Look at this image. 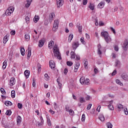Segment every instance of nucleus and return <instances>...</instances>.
<instances>
[{
    "mask_svg": "<svg viewBox=\"0 0 128 128\" xmlns=\"http://www.w3.org/2000/svg\"><path fill=\"white\" fill-rule=\"evenodd\" d=\"M101 36H104L105 41L107 44H108L110 42H112V38L108 36V33L106 32H102Z\"/></svg>",
    "mask_w": 128,
    "mask_h": 128,
    "instance_id": "1",
    "label": "nucleus"
},
{
    "mask_svg": "<svg viewBox=\"0 0 128 128\" xmlns=\"http://www.w3.org/2000/svg\"><path fill=\"white\" fill-rule=\"evenodd\" d=\"M58 24H60V22L58 20H55L54 21V24L52 28L53 32H56V30L58 28Z\"/></svg>",
    "mask_w": 128,
    "mask_h": 128,
    "instance_id": "2",
    "label": "nucleus"
},
{
    "mask_svg": "<svg viewBox=\"0 0 128 128\" xmlns=\"http://www.w3.org/2000/svg\"><path fill=\"white\" fill-rule=\"evenodd\" d=\"M54 56H56L58 60H62V57L60 56V53L59 50H56L53 51Z\"/></svg>",
    "mask_w": 128,
    "mask_h": 128,
    "instance_id": "3",
    "label": "nucleus"
},
{
    "mask_svg": "<svg viewBox=\"0 0 128 128\" xmlns=\"http://www.w3.org/2000/svg\"><path fill=\"white\" fill-rule=\"evenodd\" d=\"M57 6L60 8L64 4V0H56Z\"/></svg>",
    "mask_w": 128,
    "mask_h": 128,
    "instance_id": "4",
    "label": "nucleus"
},
{
    "mask_svg": "<svg viewBox=\"0 0 128 128\" xmlns=\"http://www.w3.org/2000/svg\"><path fill=\"white\" fill-rule=\"evenodd\" d=\"M78 46H80V44L78 42H75L72 44V48H74V52L76 51V50L78 48Z\"/></svg>",
    "mask_w": 128,
    "mask_h": 128,
    "instance_id": "5",
    "label": "nucleus"
},
{
    "mask_svg": "<svg viewBox=\"0 0 128 128\" xmlns=\"http://www.w3.org/2000/svg\"><path fill=\"white\" fill-rule=\"evenodd\" d=\"M9 84L10 86H12L16 84V78L14 77L11 78Z\"/></svg>",
    "mask_w": 128,
    "mask_h": 128,
    "instance_id": "6",
    "label": "nucleus"
},
{
    "mask_svg": "<svg viewBox=\"0 0 128 128\" xmlns=\"http://www.w3.org/2000/svg\"><path fill=\"white\" fill-rule=\"evenodd\" d=\"M49 64L50 68L52 70H54L56 68V64H54V62L52 60L50 61Z\"/></svg>",
    "mask_w": 128,
    "mask_h": 128,
    "instance_id": "7",
    "label": "nucleus"
},
{
    "mask_svg": "<svg viewBox=\"0 0 128 128\" xmlns=\"http://www.w3.org/2000/svg\"><path fill=\"white\" fill-rule=\"evenodd\" d=\"M122 48L124 50H126L128 48V40H126L124 42V43L122 46Z\"/></svg>",
    "mask_w": 128,
    "mask_h": 128,
    "instance_id": "8",
    "label": "nucleus"
},
{
    "mask_svg": "<svg viewBox=\"0 0 128 128\" xmlns=\"http://www.w3.org/2000/svg\"><path fill=\"white\" fill-rule=\"evenodd\" d=\"M76 28H78L79 32L81 34L82 32V26L80 25V23H77Z\"/></svg>",
    "mask_w": 128,
    "mask_h": 128,
    "instance_id": "9",
    "label": "nucleus"
},
{
    "mask_svg": "<svg viewBox=\"0 0 128 128\" xmlns=\"http://www.w3.org/2000/svg\"><path fill=\"white\" fill-rule=\"evenodd\" d=\"M17 126H20L22 123V116H18L16 118Z\"/></svg>",
    "mask_w": 128,
    "mask_h": 128,
    "instance_id": "10",
    "label": "nucleus"
},
{
    "mask_svg": "<svg viewBox=\"0 0 128 128\" xmlns=\"http://www.w3.org/2000/svg\"><path fill=\"white\" fill-rule=\"evenodd\" d=\"M56 16V15L54 14V13L52 12L50 14V20L49 22H52L54 18V17Z\"/></svg>",
    "mask_w": 128,
    "mask_h": 128,
    "instance_id": "11",
    "label": "nucleus"
},
{
    "mask_svg": "<svg viewBox=\"0 0 128 128\" xmlns=\"http://www.w3.org/2000/svg\"><path fill=\"white\" fill-rule=\"evenodd\" d=\"M44 44V41L42 40H39L38 42V46L39 48H42Z\"/></svg>",
    "mask_w": 128,
    "mask_h": 128,
    "instance_id": "12",
    "label": "nucleus"
},
{
    "mask_svg": "<svg viewBox=\"0 0 128 128\" xmlns=\"http://www.w3.org/2000/svg\"><path fill=\"white\" fill-rule=\"evenodd\" d=\"M122 78L124 80H128V75L126 74H123L121 76Z\"/></svg>",
    "mask_w": 128,
    "mask_h": 128,
    "instance_id": "13",
    "label": "nucleus"
},
{
    "mask_svg": "<svg viewBox=\"0 0 128 128\" xmlns=\"http://www.w3.org/2000/svg\"><path fill=\"white\" fill-rule=\"evenodd\" d=\"M104 6V2H101L98 6V8H102Z\"/></svg>",
    "mask_w": 128,
    "mask_h": 128,
    "instance_id": "14",
    "label": "nucleus"
},
{
    "mask_svg": "<svg viewBox=\"0 0 128 128\" xmlns=\"http://www.w3.org/2000/svg\"><path fill=\"white\" fill-rule=\"evenodd\" d=\"M30 72L28 70H26L24 72V74L26 77V78H28V76H30Z\"/></svg>",
    "mask_w": 128,
    "mask_h": 128,
    "instance_id": "15",
    "label": "nucleus"
},
{
    "mask_svg": "<svg viewBox=\"0 0 128 128\" xmlns=\"http://www.w3.org/2000/svg\"><path fill=\"white\" fill-rule=\"evenodd\" d=\"M98 54H102V46H100V44H98Z\"/></svg>",
    "mask_w": 128,
    "mask_h": 128,
    "instance_id": "16",
    "label": "nucleus"
},
{
    "mask_svg": "<svg viewBox=\"0 0 128 128\" xmlns=\"http://www.w3.org/2000/svg\"><path fill=\"white\" fill-rule=\"evenodd\" d=\"M32 0H26L27 4H26V8H29L32 4Z\"/></svg>",
    "mask_w": 128,
    "mask_h": 128,
    "instance_id": "17",
    "label": "nucleus"
},
{
    "mask_svg": "<svg viewBox=\"0 0 128 128\" xmlns=\"http://www.w3.org/2000/svg\"><path fill=\"white\" fill-rule=\"evenodd\" d=\"M70 54H71V58H73L74 60L76 56V53L74 52H71Z\"/></svg>",
    "mask_w": 128,
    "mask_h": 128,
    "instance_id": "18",
    "label": "nucleus"
},
{
    "mask_svg": "<svg viewBox=\"0 0 128 128\" xmlns=\"http://www.w3.org/2000/svg\"><path fill=\"white\" fill-rule=\"evenodd\" d=\"M85 80L86 79H84V77L80 78V82L82 84H84Z\"/></svg>",
    "mask_w": 128,
    "mask_h": 128,
    "instance_id": "19",
    "label": "nucleus"
},
{
    "mask_svg": "<svg viewBox=\"0 0 128 128\" xmlns=\"http://www.w3.org/2000/svg\"><path fill=\"white\" fill-rule=\"evenodd\" d=\"M120 64V61L118 60H116L115 62V66H116L117 68H118Z\"/></svg>",
    "mask_w": 128,
    "mask_h": 128,
    "instance_id": "20",
    "label": "nucleus"
},
{
    "mask_svg": "<svg viewBox=\"0 0 128 128\" xmlns=\"http://www.w3.org/2000/svg\"><path fill=\"white\" fill-rule=\"evenodd\" d=\"M98 118L101 120V122H104V116L102 114L100 115Z\"/></svg>",
    "mask_w": 128,
    "mask_h": 128,
    "instance_id": "21",
    "label": "nucleus"
},
{
    "mask_svg": "<svg viewBox=\"0 0 128 128\" xmlns=\"http://www.w3.org/2000/svg\"><path fill=\"white\" fill-rule=\"evenodd\" d=\"M116 108H118V111L120 112V111L122 110V108H124V106L120 104H118L116 106Z\"/></svg>",
    "mask_w": 128,
    "mask_h": 128,
    "instance_id": "22",
    "label": "nucleus"
},
{
    "mask_svg": "<svg viewBox=\"0 0 128 128\" xmlns=\"http://www.w3.org/2000/svg\"><path fill=\"white\" fill-rule=\"evenodd\" d=\"M72 38H74V35L73 34L69 35L68 40V42H72Z\"/></svg>",
    "mask_w": 128,
    "mask_h": 128,
    "instance_id": "23",
    "label": "nucleus"
},
{
    "mask_svg": "<svg viewBox=\"0 0 128 128\" xmlns=\"http://www.w3.org/2000/svg\"><path fill=\"white\" fill-rule=\"evenodd\" d=\"M40 20V17L38 16H36L34 18V22H38Z\"/></svg>",
    "mask_w": 128,
    "mask_h": 128,
    "instance_id": "24",
    "label": "nucleus"
},
{
    "mask_svg": "<svg viewBox=\"0 0 128 128\" xmlns=\"http://www.w3.org/2000/svg\"><path fill=\"white\" fill-rule=\"evenodd\" d=\"M8 40V36H6L3 38L4 44H6Z\"/></svg>",
    "mask_w": 128,
    "mask_h": 128,
    "instance_id": "25",
    "label": "nucleus"
},
{
    "mask_svg": "<svg viewBox=\"0 0 128 128\" xmlns=\"http://www.w3.org/2000/svg\"><path fill=\"white\" fill-rule=\"evenodd\" d=\"M8 62V61L6 60H5L4 62H3V66H2V69L6 70V63Z\"/></svg>",
    "mask_w": 128,
    "mask_h": 128,
    "instance_id": "26",
    "label": "nucleus"
},
{
    "mask_svg": "<svg viewBox=\"0 0 128 128\" xmlns=\"http://www.w3.org/2000/svg\"><path fill=\"white\" fill-rule=\"evenodd\" d=\"M30 56H32V50L28 49V54L27 55L28 60V58H30Z\"/></svg>",
    "mask_w": 128,
    "mask_h": 128,
    "instance_id": "27",
    "label": "nucleus"
},
{
    "mask_svg": "<svg viewBox=\"0 0 128 128\" xmlns=\"http://www.w3.org/2000/svg\"><path fill=\"white\" fill-rule=\"evenodd\" d=\"M54 44V41H50L48 44V46L49 48H52V45Z\"/></svg>",
    "mask_w": 128,
    "mask_h": 128,
    "instance_id": "28",
    "label": "nucleus"
},
{
    "mask_svg": "<svg viewBox=\"0 0 128 128\" xmlns=\"http://www.w3.org/2000/svg\"><path fill=\"white\" fill-rule=\"evenodd\" d=\"M4 104H6V106H12V102H10V101H6L4 102Z\"/></svg>",
    "mask_w": 128,
    "mask_h": 128,
    "instance_id": "29",
    "label": "nucleus"
},
{
    "mask_svg": "<svg viewBox=\"0 0 128 128\" xmlns=\"http://www.w3.org/2000/svg\"><path fill=\"white\" fill-rule=\"evenodd\" d=\"M5 14H6V16H10V14H12V12H11L10 11H9V10H6L5 12Z\"/></svg>",
    "mask_w": 128,
    "mask_h": 128,
    "instance_id": "30",
    "label": "nucleus"
},
{
    "mask_svg": "<svg viewBox=\"0 0 128 128\" xmlns=\"http://www.w3.org/2000/svg\"><path fill=\"white\" fill-rule=\"evenodd\" d=\"M116 84H119L120 86H124V84H122V83L120 80H118V79L116 80Z\"/></svg>",
    "mask_w": 128,
    "mask_h": 128,
    "instance_id": "31",
    "label": "nucleus"
},
{
    "mask_svg": "<svg viewBox=\"0 0 128 128\" xmlns=\"http://www.w3.org/2000/svg\"><path fill=\"white\" fill-rule=\"evenodd\" d=\"M80 102L81 104H84V102H86V100H84V98L80 97Z\"/></svg>",
    "mask_w": 128,
    "mask_h": 128,
    "instance_id": "32",
    "label": "nucleus"
},
{
    "mask_svg": "<svg viewBox=\"0 0 128 128\" xmlns=\"http://www.w3.org/2000/svg\"><path fill=\"white\" fill-rule=\"evenodd\" d=\"M11 96L12 98H16V91L12 90L11 92Z\"/></svg>",
    "mask_w": 128,
    "mask_h": 128,
    "instance_id": "33",
    "label": "nucleus"
},
{
    "mask_svg": "<svg viewBox=\"0 0 128 128\" xmlns=\"http://www.w3.org/2000/svg\"><path fill=\"white\" fill-rule=\"evenodd\" d=\"M24 38L27 42H28L30 40V34H26Z\"/></svg>",
    "mask_w": 128,
    "mask_h": 128,
    "instance_id": "34",
    "label": "nucleus"
},
{
    "mask_svg": "<svg viewBox=\"0 0 128 128\" xmlns=\"http://www.w3.org/2000/svg\"><path fill=\"white\" fill-rule=\"evenodd\" d=\"M68 112H69V114L70 116H74V110L72 109H70Z\"/></svg>",
    "mask_w": 128,
    "mask_h": 128,
    "instance_id": "35",
    "label": "nucleus"
},
{
    "mask_svg": "<svg viewBox=\"0 0 128 128\" xmlns=\"http://www.w3.org/2000/svg\"><path fill=\"white\" fill-rule=\"evenodd\" d=\"M89 8H90V10H94V4H90Z\"/></svg>",
    "mask_w": 128,
    "mask_h": 128,
    "instance_id": "36",
    "label": "nucleus"
},
{
    "mask_svg": "<svg viewBox=\"0 0 128 128\" xmlns=\"http://www.w3.org/2000/svg\"><path fill=\"white\" fill-rule=\"evenodd\" d=\"M8 10L11 12H13L14 10V8L12 6H10L8 8Z\"/></svg>",
    "mask_w": 128,
    "mask_h": 128,
    "instance_id": "37",
    "label": "nucleus"
},
{
    "mask_svg": "<svg viewBox=\"0 0 128 128\" xmlns=\"http://www.w3.org/2000/svg\"><path fill=\"white\" fill-rule=\"evenodd\" d=\"M106 126L108 128H112V124L110 122H108L106 124Z\"/></svg>",
    "mask_w": 128,
    "mask_h": 128,
    "instance_id": "38",
    "label": "nucleus"
},
{
    "mask_svg": "<svg viewBox=\"0 0 128 128\" xmlns=\"http://www.w3.org/2000/svg\"><path fill=\"white\" fill-rule=\"evenodd\" d=\"M20 52H21L22 56H24V54H25L24 48H22L20 49Z\"/></svg>",
    "mask_w": 128,
    "mask_h": 128,
    "instance_id": "39",
    "label": "nucleus"
},
{
    "mask_svg": "<svg viewBox=\"0 0 128 128\" xmlns=\"http://www.w3.org/2000/svg\"><path fill=\"white\" fill-rule=\"evenodd\" d=\"M84 84H90V79L86 78L85 80Z\"/></svg>",
    "mask_w": 128,
    "mask_h": 128,
    "instance_id": "40",
    "label": "nucleus"
},
{
    "mask_svg": "<svg viewBox=\"0 0 128 128\" xmlns=\"http://www.w3.org/2000/svg\"><path fill=\"white\" fill-rule=\"evenodd\" d=\"M6 116H10V114H12V110H7L6 112Z\"/></svg>",
    "mask_w": 128,
    "mask_h": 128,
    "instance_id": "41",
    "label": "nucleus"
},
{
    "mask_svg": "<svg viewBox=\"0 0 128 128\" xmlns=\"http://www.w3.org/2000/svg\"><path fill=\"white\" fill-rule=\"evenodd\" d=\"M108 106L110 110H114V106L112 104H109Z\"/></svg>",
    "mask_w": 128,
    "mask_h": 128,
    "instance_id": "42",
    "label": "nucleus"
},
{
    "mask_svg": "<svg viewBox=\"0 0 128 128\" xmlns=\"http://www.w3.org/2000/svg\"><path fill=\"white\" fill-rule=\"evenodd\" d=\"M81 120L83 122L86 120V115L84 114H82Z\"/></svg>",
    "mask_w": 128,
    "mask_h": 128,
    "instance_id": "43",
    "label": "nucleus"
},
{
    "mask_svg": "<svg viewBox=\"0 0 128 128\" xmlns=\"http://www.w3.org/2000/svg\"><path fill=\"white\" fill-rule=\"evenodd\" d=\"M80 41L81 42L82 44H86V42H84V37H82L80 38Z\"/></svg>",
    "mask_w": 128,
    "mask_h": 128,
    "instance_id": "44",
    "label": "nucleus"
},
{
    "mask_svg": "<svg viewBox=\"0 0 128 128\" xmlns=\"http://www.w3.org/2000/svg\"><path fill=\"white\" fill-rule=\"evenodd\" d=\"M66 64L69 66H72V62L68 61L66 62Z\"/></svg>",
    "mask_w": 128,
    "mask_h": 128,
    "instance_id": "45",
    "label": "nucleus"
},
{
    "mask_svg": "<svg viewBox=\"0 0 128 128\" xmlns=\"http://www.w3.org/2000/svg\"><path fill=\"white\" fill-rule=\"evenodd\" d=\"M25 20H26V24L30 23V18H28V16H26L25 18Z\"/></svg>",
    "mask_w": 128,
    "mask_h": 128,
    "instance_id": "46",
    "label": "nucleus"
},
{
    "mask_svg": "<svg viewBox=\"0 0 128 128\" xmlns=\"http://www.w3.org/2000/svg\"><path fill=\"white\" fill-rule=\"evenodd\" d=\"M38 72H40L42 70V67L40 66V64H38Z\"/></svg>",
    "mask_w": 128,
    "mask_h": 128,
    "instance_id": "47",
    "label": "nucleus"
},
{
    "mask_svg": "<svg viewBox=\"0 0 128 128\" xmlns=\"http://www.w3.org/2000/svg\"><path fill=\"white\" fill-rule=\"evenodd\" d=\"M47 122H48V126H52V123L50 122V118H48Z\"/></svg>",
    "mask_w": 128,
    "mask_h": 128,
    "instance_id": "48",
    "label": "nucleus"
},
{
    "mask_svg": "<svg viewBox=\"0 0 128 128\" xmlns=\"http://www.w3.org/2000/svg\"><path fill=\"white\" fill-rule=\"evenodd\" d=\"M18 107L20 109L22 108V104L20 103H18Z\"/></svg>",
    "mask_w": 128,
    "mask_h": 128,
    "instance_id": "49",
    "label": "nucleus"
},
{
    "mask_svg": "<svg viewBox=\"0 0 128 128\" xmlns=\"http://www.w3.org/2000/svg\"><path fill=\"white\" fill-rule=\"evenodd\" d=\"M0 92L2 94H6V90H4V89L1 88Z\"/></svg>",
    "mask_w": 128,
    "mask_h": 128,
    "instance_id": "50",
    "label": "nucleus"
},
{
    "mask_svg": "<svg viewBox=\"0 0 128 128\" xmlns=\"http://www.w3.org/2000/svg\"><path fill=\"white\" fill-rule=\"evenodd\" d=\"M53 50H58V45H54V48H53Z\"/></svg>",
    "mask_w": 128,
    "mask_h": 128,
    "instance_id": "51",
    "label": "nucleus"
},
{
    "mask_svg": "<svg viewBox=\"0 0 128 128\" xmlns=\"http://www.w3.org/2000/svg\"><path fill=\"white\" fill-rule=\"evenodd\" d=\"M65 110L66 112H68L70 110V106L68 105L66 106Z\"/></svg>",
    "mask_w": 128,
    "mask_h": 128,
    "instance_id": "52",
    "label": "nucleus"
},
{
    "mask_svg": "<svg viewBox=\"0 0 128 128\" xmlns=\"http://www.w3.org/2000/svg\"><path fill=\"white\" fill-rule=\"evenodd\" d=\"M76 60H80V55H76V58L75 59Z\"/></svg>",
    "mask_w": 128,
    "mask_h": 128,
    "instance_id": "53",
    "label": "nucleus"
},
{
    "mask_svg": "<svg viewBox=\"0 0 128 128\" xmlns=\"http://www.w3.org/2000/svg\"><path fill=\"white\" fill-rule=\"evenodd\" d=\"M68 68H65L64 71V74H66L68 72Z\"/></svg>",
    "mask_w": 128,
    "mask_h": 128,
    "instance_id": "54",
    "label": "nucleus"
},
{
    "mask_svg": "<svg viewBox=\"0 0 128 128\" xmlns=\"http://www.w3.org/2000/svg\"><path fill=\"white\" fill-rule=\"evenodd\" d=\"M104 22H102V21H100L99 22V26H104Z\"/></svg>",
    "mask_w": 128,
    "mask_h": 128,
    "instance_id": "55",
    "label": "nucleus"
},
{
    "mask_svg": "<svg viewBox=\"0 0 128 128\" xmlns=\"http://www.w3.org/2000/svg\"><path fill=\"white\" fill-rule=\"evenodd\" d=\"M44 77L46 78V80H48V74H44Z\"/></svg>",
    "mask_w": 128,
    "mask_h": 128,
    "instance_id": "56",
    "label": "nucleus"
},
{
    "mask_svg": "<svg viewBox=\"0 0 128 128\" xmlns=\"http://www.w3.org/2000/svg\"><path fill=\"white\" fill-rule=\"evenodd\" d=\"M54 110H56V108H58V104H56V102H54Z\"/></svg>",
    "mask_w": 128,
    "mask_h": 128,
    "instance_id": "57",
    "label": "nucleus"
},
{
    "mask_svg": "<svg viewBox=\"0 0 128 128\" xmlns=\"http://www.w3.org/2000/svg\"><path fill=\"white\" fill-rule=\"evenodd\" d=\"M90 108H92V104H89L87 106V110H90Z\"/></svg>",
    "mask_w": 128,
    "mask_h": 128,
    "instance_id": "58",
    "label": "nucleus"
},
{
    "mask_svg": "<svg viewBox=\"0 0 128 128\" xmlns=\"http://www.w3.org/2000/svg\"><path fill=\"white\" fill-rule=\"evenodd\" d=\"M124 112L125 114H126V115H128V108H126L124 110Z\"/></svg>",
    "mask_w": 128,
    "mask_h": 128,
    "instance_id": "59",
    "label": "nucleus"
},
{
    "mask_svg": "<svg viewBox=\"0 0 128 128\" xmlns=\"http://www.w3.org/2000/svg\"><path fill=\"white\" fill-rule=\"evenodd\" d=\"M86 100H90V96H87L86 98Z\"/></svg>",
    "mask_w": 128,
    "mask_h": 128,
    "instance_id": "60",
    "label": "nucleus"
},
{
    "mask_svg": "<svg viewBox=\"0 0 128 128\" xmlns=\"http://www.w3.org/2000/svg\"><path fill=\"white\" fill-rule=\"evenodd\" d=\"M49 112H50V114H55L54 111L52 110H49Z\"/></svg>",
    "mask_w": 128,
    "mask_h": 128,
    "instance_id": "61",
    "label": "nucleus"
},
{
    "mask_svg": "<svg viewBox=\"0 0 128 128\" xmlns=\"http://www.w3.org/2000/svg\"><path fill=\"white\" fill-rule=\"evenodd\" d=\"M86 4H88V0H83V4L84 6H86Z\"/></svg>",
    "mask_w": 128,
    "mask_h": 128,
    "instance_id": "62",
    "label": "nucleus"
},
{
    "mask_svg": "<svg viewBox=\"0 0 128 128\" xmlns=\"http://www.w3.org/2000/svg\"><path fill=\"white\" fill-rule=\"evenodd\" d=\"M112 58H116V54L114 53H112Z\"/></svg>",
    "mask_w": 128,
    "mask_h": 128,
    "instance_id": "63",
    "label": "nucleus"
},
{
    "mask_svg": "<svg viewBox=\"0 0 128 128\" xmlns=\"http://www.w3.org/2000/svg\"><path fill=\"white\" fill-rule=\"evenodd\" d=\"M32 86H36V80L33 79Z\"/></svg>",
    "mask_w": 128,
    "mask_h": 128,
    "instance_id": "64",
    "label": "nucleus"
}]
</instances>
